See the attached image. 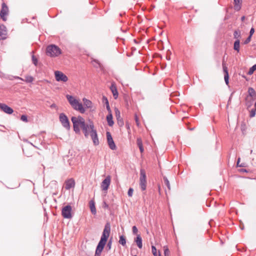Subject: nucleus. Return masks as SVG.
<instances>
[{"instance_id":"48","label":"nucleus","mask_w":256,"mask_h":256,"mask_svg":"<svg viewBox=\"0 0 256 256\" xmlns=\"http://www.w3.org/2000/svg\"><path fill=\"white\" fill-rule=\"evenodd\" d=\"M106 108L107 110L110 112V114L111 112V110H110V108L109 104H108V106H106Z\"/></svg>"},{"instance_id":"63","label":"nucleus","mask_w":256,"mask_h":256,"mask_svg":"<svg viewBox=\"0 0 256 256\" xmlns=\"http://www.w3.org/2000/svg\"><path fill=\"white\" fill-rule=\"evenodd\" d=\"M136 256V255H135V256Z\"/></svg>"},{"instance_id":"36","label":"nucleus","mask_w":256,"mask_h":256,"mask_svg":"<svg viewBox=\"0 0 256 256\" xmlns=\"http://www.w3.org/2000/svg\"><path fill=\"white\" fill-rule=\"evenodd\" d=\"M136 142H137V144H138V148L143 146L142 140L140 138H138Z\"/></svg>"},{"instance_id":"54","label":"nucleus","mask_w":256,"mask_h":256,"mask_svg":"<svg viewBox=\"0 0 256 256\" xmlns=\"http://www.w3.org/2000/svg\"><path fill=\"white\" fill-rule=\"evenodd\" d=\"M244 164H240L238 167H244Z\"/></svg>"},{"instance_id":"23","label":"nucleus","mask_w":256,"mask_h":256,"mask_svg":"<svg viewBox=\"0 0 256 256\" xmlns=\"http://www.w3.org/2000/svg\"><path fill=\"white\" fill-rule=\"evenodd\" d=\"M106 120L108 126H112L114 124V122L112 120V116L111 113L109 114L106 116Z\"/></svg>"},{"instance_id":"2","label":"nucleus","mask_w":256,"mask_h":256,"mask_svg":"<svg viewBox=\"0 0 256 256\" xmlns=\"http://www.w3.org/2000/svg\"><path fill=\"white\" fill-rule=\"evenodd\" d=\"M46 54L50 57L58 56L62 54L61 50L55 44H50L46 49Z\"/></svg>"},{"instance_id":"39","label":"nucleus","mask_w":256,"mask_h":256,"mask_svg":"<svg viewBox=\"0 0 256 256\" xmlns=\"http://www.w3.org/2000/svg\"><path fill=\"white\" fill-rule=\"evenodd\" d=\"M251 38L252 37L249 36L247 38L244 40V44H248V43H249L251 40Z\"/></svg>"},{"instance_id":"40","label":"nucleus","mask_w":256,"mask_h":256,"mask_svg":"<svg viewBox=\"0 0 256 256\" xmlns=\"http://www.w3.org/2000/svg\"><path fill=\"white\" fill-rule=\"evenodd\" d=\"M256 110H252L250 112V118L254 117L256 115Z\"/></svg>"},{"instance_id":"45","label":"nucleus","mask_w":256,"mask_h":256,"mask_svg":"<svg viewBox=\"0 0 256 256\" xmlns=\"http://www.w3.org/2000/svg\"><path fill=\"white\" fill-rule=\"evenodd\" d=\"M254 32V28H252L250 30V35L249 36L252 37V36L253 35Z\"/></svg>"},{"instance_id":"12","label":"nucleus","mask_w":256,"mask_h":256,"mask_svg":"<svg viewBox=\"0 0 256 256\" xmlns=\"http://www.w3.org/2000/svg\"><path fill=\"white\" fill-rule=\"evenodd\" d=\"M110 182V176H107L102 182L101 184V188L103 190H108Z\"/></svg>"},{"instance_id":"8","label":"nucleus","mask_w":256,"mask_h":256,"mask_svg":"<svg viewBox=\"0 0 256 256\" xmlns=\"http://www.w3.org/2000/svg\"><path fill=\"white\" fill-rule=\"evenodd\" d=\"M54 76L57 82H65L68 80V76L62 72L56 71L54 72Z\"/></svg>"},{"instance_id":"35","label":"nucleus","mask_w":256,"mask_h":256,"mask_svg":"<svg viewBox=\"0 0 256 256\" xmlns=\"http://www.w3.org/2000/svg\"><path fill=\"white\" fill-rule=\"evenodd\" d=\"M115 112L116 119L117 120H118L119 118H121L120 116V112L118 110V109L116 108L115 109Z\"/></svg>"},{"instance_id":"19","label":"nucleus","mask_w":256,"mask_h":256,"mask_svg":"<svg viewBox=\"0 0 256 256\" xmlns=\"http://www.w3.org/2000/svg\"><path fill=\"white\" fill-rule=\"evenodd\" d=\"M242 0H234V8L236 11H238L241 8Z\"/></svg>"},{"instance_id":"11","label":"nucleus","mask_w":256,"mask_h":256,"mask_svg":"<svg viewBox=\"0 0 256 256\" xmlns=\"http://www.w3.org/2000/svg\"><path fill=\"white\" fill-rule=\"evenodd\" d=\"M106 138H107V142H108V144L109 146V148L112 150H116V146L114 144V142L113 140V138L112 136L110 133L108 132H107L106 133Z\"/></svg>"},{"instance_id":"58","label":"nucleus","mask_w":256,"mask_h":256,"mask_svg":"<svg viewBox=\"0 0 256 256\" xmlns=\"http://www.w3.org/2000/svg\"><path fill=\"white\" fill-rule=\"evenodd\" d=\"M54 106H55V105H54V104H52V105L51 106V107H54Z\"/></svg>"},{"instance_id":"38","label":"nucleus","mask_w":256,"mask_h":256,"mask_svg":"<svg viewBox=\"0 0 256 256\" xmlns=\"http://www.w3.org/2000/svg\"><path fill=\"white\" fill-rule=\"evenodd\" d=\"M20 120L24 122H28V117L26 115L23 114L20 117Z\"/></svg>"},{"instance_id":"30","label":"nucleus","mask_w":256,"mask_h":256,"mask_svg":"<svg viewBox=\"0 0 256 256\" xmlns=\"http://www.w3.org/2000/svg\"><path fill=\"white\" fill-rule=\"evenodd\" d=\"M163 178L164 184L167 186L168 190H170V186L168 178L164 176L163 177Z\"/></svg>"},{"instance_id":"29","label":"nucleus","mask_w":256,"mask_h":256,"mask_svg":"<svg viewBox=\"0 0 256 256\" xmlns=\"http://www.w3.org/2000/svg\"><path fill=\"white\" fill-rule=\"evenodd\" d=\"M119 243L122 246L126 245V239L124 236H120Z\"/></svg>"},{"instance_id":"24","label":"nucleus","mask_w":256,"mask_h":256,"mask_svg":"<svg viewBox=\"0 0 256 256\" xmlns=\"http://www.w3.org/2000/svg\"><path fill=\"white\" fill-rule=\"evenodd\" d=\"M66 98L71 106L74 105V104L76 102V100H77L74 97H73L72 96L68 95V94H67L66 96Z\"/></svg>"},{"instance_id":"21","label":"nucleus","mask_w":256,"mask_h":256,"mask_svg":"<svg viewBox=\"0 0 256 256\" xmlns=\"http://www.w3.org/2000/svg\"><path fill=\"white\" fill-rule=\"evenodd\" d=\"M248 96L251 97L252 99L256 98V92L252 88H249L248 89Z\"/></svg>"},{"instance_id":"6","label":"nucleus","mask_w":256,"mask_h":256,"mask_svg":"<svg viewBox=\"0 0 256 256\" xmlns=\"http://www.w3.org/2000/svg\"><path fill=\"white\" fill-rule=\"evenodd\" d=\"M90 135L92 140L94 144V146H98L99 144V140L97 134L96 130L94 128V124H91L90 125Z\"/></svg>"},{"instance_id":"42","label":"nucleus","mask_w":256,"mask_h":256,"mask_svg":"<svg viewBox=\"0 0 256 256\" xmlns=\"http://www.w3.org/2000/svg\"><path fill=\"white\" fill-rule=\"evenodd\" d=\"M152 252L154 256H156V247L154 246H152Z\"/></svg>"},{"instance_id":"1","label":"nucleus","mask_w":256,"mask_h":256,"mask_svg":"<svg viewBox=\"0 0 256 256\" xmlns=\"http://www.w3.org/2000/svg\"><path fill=\"white\" fill-rule=\"evenodd\" d=\"M110 225L108 223H107L105 225L102 234V236L100 238V240L96 246L95 252V256H100L101 252L104 250V248L108 240V238L110 236Z\"/></svg>"},{"instance_id":"33","label":"nucleus","mask_w":256,"mask_h":256,"mask_svg":"<svg viewBox=\"0 0 256 256\" xmlns=\"http://www.w3.org/2000/svg\"><path fill=\"white\" fill-rule=\"evenodd\" d=\"M112 238H110V240H109L108 241V242L106 244V250H110V248H112Z\"/></svg>"},{"instance_id":"17","label":"nucleus","mask_w":256,"mask_h":256,"mask_svg":"<svg viewBox=\"0 0 256 256\" xmlns=\"http://www.w3.org/2000/svg\"><path fill=\"white\" fill-rule=\"evenodd\" d=\"M222 68H223L224 72V80H225V82H226V84H228V78H229L228 73V68L226 66L225 64H224V60L222 62Z\"/></svg>"},{"instance_id":"53","label":"nucleus","mask_w":256,"mask_h":256,"mask_svg":"<svg viewBox=\"0 0 256 256\" xmlns=\"http://www.w3.org/2000/svg\"><path fill=\"white\" fill-rule=\"evenodd\" d=\"M135 118H136V122L137 123V125L138 126V117H137V116H135Z\"/></svg>"},{"instance_id":"4","label":"nucleus","mask_w":256,"mask_h":256,"mask_svg":"<svg viewBox=\"0 0 256 256\" xmlns=\"http://www.w3.org/2000/svg\"><path fill=\"white\" fill-rule=\"evenodd\" d=\"M140 186L142 190H145L146 188V172L144 169L141 168L140 174Z\"/></svg>"},{"instance_id":"32","label":"nucleus","mask_w":256,"mask_h":256,"mask_svg":"<svg viewBox=\"0 0 256 256\" xmlns=\"http://www.w3.org/2000/svg\"><path fill=\"white\" fill-rule=\"evenodd\" d=\"M34 80V78L30 76H25V81L26 82H32Z\"/></svg>"},{"instance_id":"44","label":"nucleus","mask_w":256,"mask_h":256,"mask_svg":"<svg viewBox=\"0 0 256 256\" xmlns=\"http://www.w3.org/2000/svg\"><path fill=\"white\" fill-rule=\"evenodd\" d=\"M118 123L119 126H122L124 125V122L121 118H119L118 120Z\"/></svg>"},{"instance_id":"50","label":"nucleus","mask_w":256,"mask_h":256,"mask_svg":"<svg viewBox=\"0 0 256 256\" xmlns=\"http://www.w3.org/2000/svg\"><path fill=\"white\" fill-rule=\"evenodd\" d=\"M139 149H140L141 153L143 152L144 150L143 146L139 148Z\"/></svg>"},{"instance_id":"51","label":"nucleus","mask_w":256,"mask_h":256,"mask_svg":"<svg viewBox=\"0 0 256 256\" xmlns=\"http://www.w3.org/2000/svg\"><path fill=\"white\" fill-rule=\"evenodd\" d=\"M240 158H238V160H237V163H236L237 166H238L240 164Z\"/></svg>"},{"instance_id":"25","label":"nucleus","mask_w":256,"mask_h":256,"mask_svg":"<svg viewBox=\"0 0 256 256\" xmlns=\"http://www.w3.org/2000/svg\"><path fill=\"white\" fill-rule=\"evenodd\" d=\"M234 38L236 40H240L241 38V32L240 30H236L234 32Z\"/></svg>"},{"instance_id":"9","label":"nucleus","mask_w":256,"mask_h":256,"mask_svg":"<svg viewBox=\"0 0 256 256\" xmlns=\"http://www.w3.org/2000/svg\"><path fill=\"white\" fill-rule=\"evenodd\" d=\"M8 14V8L6 4L2 2V9L0 12V17L3 21H6L7 20L6 16Z\"/></svg>"},{"instance_id":"5","label":"nucleus","mask_w":256,"mask_h":256,"mask_svg":"<svg viewBox=\"0 0 256 256\" xmlns=\"http://www.w3.org/2000/svg\"><path fill=\"white\" fill-rule=\"evenodd\" d=\"M59 119L62 126L67 130H70V122L68 116L64 113H61L60 114Z\"/></svg>"},{"instance_id":"13","label":"nucleus","mask_w":256,"mask_h":256,"mask_svg":"<svg viewBox=\"0 0 256 256\" xmlns=\"http://www.w3.org/2000/svg\"><path fill=\"white\" fill-rule=\"evenodd\" d=\"M74 109L78 110L81 114H84L85 110L83 107L82 103L79 102L78 100H76V102L74 104V105L72 106Z\"/></svg>"},{"instance_id":"15","label":"nucleus","mask_w":256,"mask_h":256,"mask_svg":"<svg viewBox=\"0 0 256 256\" xmlns=\"http://www.w3.org/2000/svg\"><path fill=\"white\" fill-rule=\"evenodd\" d=\"M7 34L6 28L2 24H0V40H5Z\"/></svg>"},{"instance_id":"47","label":"nucleus","mask_w":256,"mask_h":256,"mask_svg":"<svg viewBox=\"0 0 256 256\" xmlns=\"http://www.w3.org/2000/svg\"><path fill=\"white\" fill-rule=\"evenodd\" d=\"M133 192V189L132 188H129V196H132Z\"/></svg>"},{"instance_id":"27","label":"nucleus","mask_w":256,"mask_h":256,"mask_svg":"<svg viewBox=\"0 0 256 256\" xmlns=\"http://www.w3.org/2000/svg\"><path fill=\"white\" fill-rule=\"evenodd\" d=\"M94 66L96 68H99L101 70L103 68L102 65L96 60L94 59L92 60Z\"/></svg>"},{"instance_id":"61","label":"nucleus","mask_w":256,"mask_h":256,"mask_svg":"<svg viewBox=\"0 0 256 256\" xmlns=\"http://www.w3.org/2000/svg\"><path fill=\"white\" fill-rule=\"evenodd\" d=\"M252 150H250V153L252 154Z\"/></svg>"},{"instance_id":"14","label":"nucleus","mask_w":256,"mask_h":256,"mask_svg":"<svg viewBox=\"0 0 256 256\" xmlns=\"http://www.w3.org/2000/svg\"><path fill=\"white\" fill-rule=\"evenodd\" d=\"M0 108L8 114H12L14 112L12 108L4 104L0 103Z\"/></svg>"},{"instance_id":"60","label":"nucleus","mask_w":256,"mask_h":256,"mask_svg":"<svg viewBox=\"0 0 256 256\" xmlns=\"http://www.w3.org/2000/svg\"><path fill=\"white\" fill-rule=\"evenodd\" d=\"M167 59L170 60V58H167Z\"/></svg>"},{"instance_id":"56","label":"nucleus","mask_w":256,"mask_h":256,"mask_svg":"<svg viewBox=\"0 0 256 256\" xmlns=\"http://www.w3.org/2000/svg\"><path fill=\"white\" fill-rule=\"evenodd\" d=\"M15 78L16 79H20V80H23L22 78H20V77L19 76H16L15 77Z\"/></svg>"},{"instance_id":"3","label":"nucleus","mask_w":256,"mask_h":256,"mask_svg":"<svg viewBox=\"0 0 256 256\" xmlns=\"http://www.w3.org/2000/svg\"><path fill=\"white\" fill-rule=\"evenodd\" d=\"M71 120L73 124L74 130L76 134L80 133V128L82 127V124L85 122L84 118L81 116H78V117L72 116Z\"/></svg>"},{"instance_id":"43","label":"nucleus","mask_w":256,"mask_h":256,"mask_svg":"<svg viewBox=\"0 0 256 256\" xmlns=\"http://www.w3.org/2000/svg\"><path fill=\"white\" fill-rule=\"evenodd\" d=\"M102 208H105V209H106V208L108 209L109 208V206H108V204H107L106 202L105 201L103 202Z\"/></svg>"},{"instance_id":"18","label":"nucleus","mask_w":256,"mask_h":256,"mask_svg":"<svg viewBox=\"0 0 256 256\" xmlns=\"http://www.w3.org/2000/svg\"><path fill=\"white\" fill-rule=\"evenodd\" d=\"M134 242H136L138 246L140 248H142V238L140 234H137L136 238L134 239Z\"/></svg>"},{"instance_id":"26","label":"nucleus","mask_w":256,"mask_h":256,"mask_svg":"<svg viewBox=\"0 0 256 256\" xmlns=\"http://www.w3.org/2000/svg\"><path fill=\"white\" fill-rule=\"evenodd\" d=\"M84 104V106H86V108H90L92 106V102L91 101H90L88 100H87L86 98H84L83 100Z\"/></svg>"},{"instance_id":"52","label":"nucleus","mask_w":256,"mask_h":256,"mask_svg":"<svg viewBox=\"0 0 256 256\" xmlns=\"http://www.w3.org/2000/svg\"><path fill=\"white\" fill-rule=\"evenodd\" d=\"M131 49L132 50V52H133L134 50H136V48L135 46H132Z\"/></svg>"},{"instance_id":"46","label":"nucleus","mask_w":256,"mask_h":256,"mask_svg":"<svg viewBox=\"0 0 256 256\" xmlns=\"http://www.w3.org/2000/svg\"><path fill=\"white\" fill-rule=\"evenodd\" d=\"M132 42L134 43L136 45H138V42L136 39H134V38L132 39V42H131L130 44H132Z\"/></svg>"},{"instance_id":"31","label":"nucleus","mask_w":256,"mask_h":256,"mask_svg":"<svg viewBox=\"0 0 256 256\" xmlns=\"http://www.w3.org/2000/svg\"><path fill=\"white\" fill-rule=\"evenodd\" d=\"M256 70V64H254L252 67H251L250 68V70L248 72V75H251L254 73V71Z\"/></svg>"},{"instance_id":"10","label":"nucleus","mask_w":256,"mask_h":256,"mask_svg":"<svg viewBox=\"0 0 256 256\" xmlns=\"http://www.w3.org/2000/svg\"><path fill=\"white\" fill-rule=\"evenodd\" d=\"M91 124H93V122L90 120L89 124H86L85 122H84V123L82 124V126L81 128L83 131L84 136L86 138H88L90 134V125Z\"/></svg>"},{"instance_id":"55","label":"nucleus","mask_w":256,"mask_h":256,"mask_svg":"<svg viewBox=\"0 0 256 256\" xmlns=\"http://www.w3.org/2000/svg\"><path fill=\"white\" fill-rule=\"evenodd\" d=\"M126 127L128 129V122L126 121Z\"/></svg>"},{"instance_id":"20","label":"nucleus","mask_w":256,"mask_h":256,"mask_svg":"<svg viewBox=\"0 0 256 256\" xmlns=\"http://www.w3.org/2000/svg\"><path fill=\"white\" fill-rule=\"evenodd\" d=\"M110 88L114 98L116 99L118 96V92L116 86L114 84H112L110 86Z\"/></svg>"},{"instance_id":"62","label":"nucleus","mask_w":256,"mask_h":256,"mask_svg":"<svg viewBox=\"0 0 256 256\" xmlns=\"http://www.w3.org/2000/svg\"><path fill=\"white\" fill-rule=\"evenodd\" d=\"M159 256H161L160 254H159Z\"/></svg>"},{"instance_id":"49","label":"nucleus","mask_w":256,"mask_h":256,"mask_svg":"<svg viewBox=\"0 0 256 256\" xmlns=\"http://www.w3.org/2000/svg\"><path fill=\"white\" fill-rule=\"evenodd\" d=\"M104 98V100H106L105 104H106V106H108V104H109V103H108V99H107L106 97H104V98Z\"/></svg>"},{"instance_id":"28","label":"nucleus","mask_w":256,"mask_h":256,"mask_svg":"<svg viewBox=\"0 0 256 256\" xmlns=\"http://www.w3.org/2000/svg\"><path fill=\"white\" fill-rule=\"evenodd\" d=\"M240 40H236L234 42V49L238 52L240 51Z\"/></svg>"},{"instance_id":"22","label":"nucleus","mask_w":256,"mask_h":256,"mask_svg":"<svg viewBox=\"0 0 256 256\" xmlns=\"http://www.w3.org/2000/svg\"><path fill=\"white\" fill-rule=\"evenodd\" d=\"M89 204H90V211H91L92 213L94 214H95L96 212V208L95 207L94 202L92 200H91Z\"/></svg>"},{"instance_id":"37","label":"nucleus","mask_w":256,"mask_h":256,"mask_svg":"<svg viewBox=\"0 0 256 256\" xmlns=\"http://www.w3.org/2000/svg\"><path fill=\"white\" fill-rule=\"evenodd\" d=\"M32 61L34 66H36L38 64V60L34 55L32 56Z\"/></svg>"},{"instance_id":"59","label":"nucleus","mask_w":256,"mask_h":256,"mask_svg":"<svg viewBox=\"0 0 256 256\" xmlns=\"http://www.w3.org/2000/svg\"><path fill=\"white\" fill-rule=\"evenodd\" d=\"M126 55L128 56V52H126Z\"/></svg>"},{"instance_id":"34","label":"nucleus","mask_w":256,"mask_h":256,"mask_svg":"<svg viewBox=\"0 0 256 256\" xmlns=\"http://www.w3.org/2000/svg\"><path fill=\"white\" fill-rule=\"evenodd\" d=\"M132 232L134 234L136 235L138 234V230L136 226H133L132 228Z\"/></svg>"},{"instance_id":"7","label":"nucleus","mask_w":256,"mask_h":256,"mask_svg":"<svg viewBox=\"0 0 256 256\" xmlns=\"http://www.w3.org/2000/svg\"><path fill=\"white\" fill-rule=\"evenodd\" d=\"M72 208L70 205H66L63 207L62 210V214L65 218H72Z\"/></svg>"},{"instance_id":"16","label":"nucleus","mask_w":256,"mask_h":256,"mask_svg":"<svg viewBox=\"0 0 256 256\" xmlns=\"http://www.w3.org/2000/svg\"><path fill=\"white\" fill-rule=\"evenodd\" d=\"M75 182L74 179L70 178L65 182V188L67 190L74 188Z\"/></svg>"},{"instance_id":"41","label":"nucleus","mask_w":256,"mask_h":256,"mask_svg":"<svg viewBox=\"0 0 256 256\" xmlns=\"http://www.w3.org/2000/svg\"><path fill=\"white\" fill-rule=\"evenodd\" d=\"M170 251L168 248H164V254L165 256H169Z\"/></svg>"},{"instance_id":"57","label":"nucleus","mask_w":256,"mask_h":256,"mask_svg":"<svg viewBox=\"0 0 256 256\" xmlns=\"http://www.w3.org/2000/svg\"><path fill=\"white\" fill-rule=\"evenodd\" d=\"M245 19V16H242V18H241V20L242 21H244Z\"/></svg>"}]
</instances>
